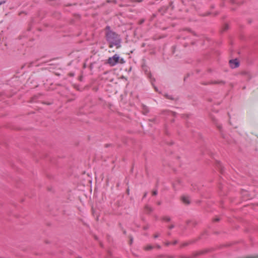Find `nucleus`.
<instances>
[{
	"label": "nucleus",
	"mask_w": 258,
	"mask_h": 258,
	"mask_svg": "<svg viewBox=\"0 0 258 258\" xmlns=\"http://www.w3.org/2000/svg\"><path fill=\"white\" fill-rule=\"evenodd\" d=\"M105 38L109 48L115 46L116 48H119L121 47V38L115 32L105 33Z\"/></svg>",
	"instance_id": "nucleus-1"
},
{
	"label": "nucleus",
	"mask_w": 258,
	"mask_h": 258,
	"mask_svg": "<svg viewBox=\"0 0 258 258\" xmlns=\"http://www.w3.org/2000/svg\"><path fill=\"white\" fill-rule=\"evenodd\" d=\"M119 61V56L115 54L113 56L108 58L107 63L110 66L113 67L115 66Z\"/></svg>",
	"instance_id": "nucleus-2"
},
{
	"label": "nucleus",
	"mask_w": 258,
	"mask_h": 258,
	"mask_svg": "<svg viewBox=\"0 0 258 258\" xmlns=\"http://www.w3.org/2000/svg\"><path fill=\"white\" fill-rule=\"evenodd\" d=\"M229 63L232 69H235L239 66V62L237 58L230 60Z\"/></svg>",
	"instance_id": "nucleus-3"
},
{
	"label": "nucleus",
	"mask_w": 258,
	"mask_h": 258,
	"mask_svg": "<svg viewBox=\"0 0 258 258\" xmlns=\"http://www.w3.org/2000/svg\"><path fill=\"white\" fill-rule=\"evenodd\" d=\"M225 84V82L224 81H210L206 83H204V85H211V84H220V85H224Z\"/></svg>",
	"instance_id": "nucleus-4"
},
{
	"label": "nucleus",
	"mask_w": 258,
	"mask_h": 258,
	"mask_svg": "<svg viewBox=\"0 0 258 258\" xmlns=\"http://www.w3.org/2000/svg\"><path fill=\"white\" fill-rule=\"evenodd\" d=\"M217 167L219 170L220 173L221 174H223L224 170V167H223L221 163H220V162H218L217 164Z\"/></svg>",
	"instance_id": "nucleus-5"
},
{
	"label": "nucleus",
	"mask_w": 258,
	"mask_h": 258,
	"mask_svg": "<svg viewBox=\"0 0 258 258\" xmlns=\"http://www.w3.org/2000/svg\"><path fill=\"white\" fill-rule=\"evenodd\" d=\"M143 113L144 114H147L150 111L149 108L145 105H142Z\"/></svg>",
	"instance_id": "nucleus-6"
},
{
	"label": "nucleus",
	"mask_w": 258,
	"mask_h": 258,
	"mask_svg": "<svg viewBox=\"0 0 258 258\" xmlns=\"http://www.w3.org/2000/svg\"><path fill=\"white\" fill-rule=\"evenodd\" d=\"M182 201L185 204H189L190 201L188 197L186 196H182L181 198Z\"/></svg>",
	"instance_id": "nucleus-7"
},
{
	"label": "nucleus",
	"mask_w": 258,
	"mask_h": 258,
	"mask_svg": "<svg viewBox=\"0 0 258 258\" xmlns=\"http://www.w3.org/2000/svg\"><path fill=\"white\" fill-rule=\"evenodd\" d=\"M214 123H215L217 127L219 129V130L220 131L221 134V136L223 138H225V137L224 136V135H223L222 133V126L218 123L216 121H215L214 120Z\"/></svg>",
	"instance_id": "nucleus-8"
},
{
	"label": "nucleus",
	"mask_w": 258,
	"mask_h": 258,
	"mask_svg": "<svg viewBox=\"0 0 258 258\" xmlns=\"http://www.w3.org/2000/svg\"><path fill=\"white\" fill-rule=\"evenodd\" d=\"M168 8L167 7H163L159 9V12L162 14L164 13L167 11Z\"/></svg>",
	"instance_id": "nucleus-9"
},
{
	"label": "nucleus",
	"mask_w": 258,
	"mask_h": 258,
	"mask_svg": "<svg viewBox=\"0 0 258 258\" xmlns=\"http://www.w3.org/2000/svg\"><path fill=\"white\" fill-rule=\"evenodd\" d=\"M145 210L147 212H149V213H151L153 211V209L152 208H151V207H150L148 205H146L145 207Z\"/></svg>",
	"instance_id": "nucleus-10"
},
{
	"label": "nucleus",
	"mask_w": 258,
	"mask_h": 258,
	"mask_svg": "<svg viewBox=\"0 0 258 258\" xmlns=\"http://www.w3.org/2000/svg\"><path fill=\"white\" fill-rule=\"evenodd\" d=\"M208 250H204V251H200L195 254H194L193 257H196L197 255H200V254H204L206 252H207Z\"/></svg>",
	"instance_id": "nucleus-11"
},
{
	"label": "nucleus",
	"mask_w": 258,
	"mask_h": 258,
	"mask_svg": "<svg viewBox=\"0 0 258 258\" xmlns=\"http://www.w3.org/2000/svg\"><path fill=\"white\" fill-rule=\"evenodd\" d=\"M153 248V246H152L151 245H148L145 247V249L146 250H150L152 249Z\"/></svg>",
	"instance_id": "nucleus-12"
},
{
	"label": "nucleus",
	"mask_w": 258,
	"mask_h": 258,
	"mask_svg": "<svg viewBox=\"0 0 258 258\" xmlns=\"http://www.w3.org/2000/svg\"><path fill=\"white\" fill-rule=\"evenodd\" d=\"M105 30H106L105 33H109L110 31H113L112 30H111V28L109 26H107L105 27Z\"/></svg>",
	"instance_id": "nucleus-13"
},
{
	"label": "nucleus",
	"mask_w": 258,
	"mask_h": 258,
	"mask_svg": "<svg viewBox=\"0 0 258 258\" xmlns=\"http://www.w3.org/2000/svg\"><path fill=\"white\" fill-rule=\"evenodd\" d=\"M165 96L167 99H170V100H174L173 97L171 95H170L168 94H165Z\"/></svg>",
	"instance_id": "nucleus-14"
},
{
	"label": "nucleus",
	"mask_w": 258,
	"mask_h": 258,
	"mask_svg": "<svg viewBox=\"0 0 258 258\" xmlns=\"http://www.w3.org/2000/svg\"><path fill=\"white\" fill-rule=\"evenodd\" d=\"M163 220L169 222L170 221V218L169 217H164L163 218Z\"/></svg>",
	"instance_id": "nucleus-15"
},
{
	"label": "nucleus",
	"mask_w": 258,
	"mask_h": 258,
	"mask_svg": "<svg viewBox=\"0 0 258 258\" xmlns=\"http://www.w3.org/2000/svg\"><path fill=\"white\" fill-rule=\"evenodd\" d=\"M107 3H113L114 4H116L117 1L116 0H107Z\"/></svg>",
	"instance_id": "nucleus-16"
},
{
	"label": "nucleus",
	"mask_w": 258,
	"mask_h": 258,
	"mask_svg": "<svg viewBox=\"0 0 258 258\" xmlns=\"http://www.w3.org/2000/svg\"><path fill=\"white\" fill-rule=\"evenodd\" d=\"M124 62H125V60H124V59H123V58H120L119 57V61L118 63H121V64H123V63H124Z\"/></svg>",
	"instance_id": "nucleus-17"
},
{
	"label": "nucleus",
	"mask_w": 258,
	"mask_h": 258,
	"mask_svg": "<svg viewBox=\"0 0 258 258\" xmlns=\"http://www.w3.org/2000/svg\"><path fill=\"white\" fill-rule=\"evenodd\" d=\"M130 244L131 245L133 242V237L132 236H130Z\"/></svg>",
	"instance_id": "nucleus-18"
},
{
	"label": "nucleus",
	"mask_w": 258,
	"mask_h": 258,
	"mask_svg": "<svg viewBox=\"0 0 258 258\" xmlns=\"http://www.w3.org/2000/svg\"><path fill=\"white\" fill-rule=\"evenodd\" d=\"M157 193H158V191H157V190L156 189V190H154L153 191L152 195L153 196H156L157 195Z\"/></svg>",
	"instance_id": "nucleus-19"
},
{
	"label": "nucleus",
	"mask_w": 258,
	"mask_h": 258,
	"mask_svg": "<svg viewBox=\"0 0 258 258\" xmlns=\"http://www.w3.org/2000/svg\"><path fill=\"white\" fill-rule=\"evenodd\" d=\"M245 258H258V255L252 256H246Z\"/></svg>",
	"instance_id": "nucleus-20"
},
{
	"label": "nucleus",
	"mask_w": 258,
	"mask_h": 258,
	"mask_svg": "<svg viewBox=\"0 0 258 258\" xmlns=\"http://www.w3.org/2000/svg\"><path fill=\"white\" fill-rule=\"evenodd\" d=\"M228 28H229V26H228V25L227 24H226V25H225V26H224V31H226V30H227V29H228Z\"/></svg>",
	"instance_id": "nucleus-21"
},
{
	"label": "nucleus",
	"mask_w": 258,
	"mask_h": 258,
	"mask_svg": "<svg viewBox=\"0 0 258 258\" xmlns=\"http://www.w3.org/2000/svg\"><path fill=\"white\" fill-rule=\"evenodd\" d=\"M143 0H132V2H138V3H141L143 2Z\"/></svg>",
	"instance_id": "nucleus-22"
},
{
	"label": "nucleus",
	"mask_w": 258,
	"mask_h": 258,
	"mask_svg": "<svg viewBox=\"0 0 258 258\" xmlns=\"http://www.w3.org/2000/svg\"><path fill=\"white\" fill-rule=\"evenodd\" d=\"M189 244V243H188V242H185L184 243L182 244V246H186L187 245H188V244Z\"/></svg>",
	"instance_id": "nucleus-23"
},
{
	"label": "nucleus",
	"mask_w": 258,
	"mask_h": 258,
	"mask_svg": "<svg viewBox=\"0 0 258 258\" xmlns=\"http://www.w3.org/2000/svg\"><path fill=\"white\" fill-rule=\"evenodd\" d=\"M149 228V225H146L143 227L144 230H147Z\"/></svg>",
	"instance_id": "nucleus-24"
},
{
	"label": "nucleus",
	"mask_w": 258,
	"mask_h": 258,
	"mask_svg": "<svg viewBox=\"0 0 258 258\" xmlns=\"http://www.w3.org/2000/svg\"><path fill=\"white\" fill-rule=\"evenodd\" d=\"M159 235H159V234L157 233V234H155V235H154V237L155 238H158V237L159 236Z\"/></svg>",
	"instance_id": "nucleus-25"
},
{
	"label": "nucleus",
	"mask_w": 258,
	"mask_h": 258,
	"mask_svg": "<svg viewBox=\"0 0 258 258\" xmlns=\"http://www.w3.org/2000/svg\"><path fill=\"white\" fill-rule=\"evenodd\" d=\"M174 227V225H170L168 228L169 229H172V228H173Z\"/></svg>",
	"instance_id": "nucleus-26"
},
{
	"label": "nucleus",
	"mask_w": 258,
	"mask_h": 258,
	"mask_svg": "<svg viewBox=\"0 0 258 258\" xmlns=\"http://www.w3.org/2000/svg\"><path fill=\"white\" fill-rule=\"evenodd\" d=\"M171 243L170 242L168 241V242H166L165 243V244L166 246H169L170 244H171Z\"/></svg>",
	"instance_id": "nucleus-27"
},
{
	"label": "nucleus",
	"mask_w": 258,
	"mask_h": 258,
	"mask_svg": "<svg viewBox=\"0 0 258 258\" xmlns=\"http://www.w3.org/2000/svg\"><path fill=\"white\" fill-rule=\"evenodd\" d=\"M5 3H6V1H4H4H1L0 2V6L2 5V4H5Z\"/></svg>",
	"instance_id": "nucleus-28"
},
{
	"label": "nucleus",
	"mask_w": 258,
	"mask_h": 258,
	"mask_svg": "<svg viewBox=\"0 0 258 258\" xmlns=\"http://www.w3.org/2000/svg\"><path fill=\"white\" fill-rule=\"evenodd\" d=\"M178 243V241L177 240H174L173 242H172V244L173 245H175L176 244H177Z\"/></svg>",
	"instance_id": "nucleus-29"
},
{
	"label": "nucleus",
	"mask_w": 258,
	"mask_h": 258,
	"mask_svg": "<svg viewBox=\"0 0 258 258\" xmlns=\"http://www.w3.org/2000/svg\"><path fill=\"white\" fill-rule=\"evenodd\" d=\"M220 220L219 218H216L214 219V221L218 222Z\"/></svg>",
	"instance_id": "nucleus-30"
},
{
	"label": "nucleus",
	"mask_w": 258,
	"mask_h": 258,
	"mask_svg": "<svg viewBox=\"0 0 258 258\" xmlns=\"http://www.w3.org/2000/svg\"><path fill=\"white\" fill-rule=\"evenodd\" d=\"M147 192H145V193L144 194V196H143V198H146V196H147Z\"/></svg>",
	"instance_id": "nucleus-31"
},
{
	"label": "nucleus",
	"mask_w": 258,
	"mask_h": 258,
	"mask_svg": "<svg viewBox=\"0 0 258 258\" xmlns=\"http://www.w3.org/2000/svg\"><path fill=\"white\" fill-rule=\"evenodd\" d=\"M157 247L158 248V249H160L161 248V246L160 245H157Z\"/></svg>",
	"instance_id": "nucleus-32"
},
{
	"label": "nucleus",
	"mask_w": 258,
	"mask_h": 258,
	"mask_svg": "<svg viewBox=\"0 0 258 258\" xmlns=\"http://www.w3.org/2000/svg\"><path fill=\"white\" fill-rule=\"evenodd\" d=\"M123 233L124 234H126V231L124 230L123 231Z\"/></svg>",
	"instance_id": "nucleus-33"
},
{
	"label": "nucleus",
	"mask_w": 258,
	"mask_h": 258,
	"mask_svg": "<svg viewBox=\"0 0 258 258\" xmlns=\"http://www.w3.org/2000/svg\"><path fill=\"white\" fill-rule=\"evenodd\" d=\"M157 204H158V205H160L161 204V202H158L157 203Z\"/></svg>",
	"instance_id": "nucleus-34"
},
{
	"label": "nucleus",
	"mask_w": 258,
	"mask_h": 258,
	"mask_svg": "<svg viewBox=\"0 0 258 258\" xmlns=\"http://www.w3.org/2000/svg\"><path fill=\"white\" fill-rule=\"evenodd\" d=\"M144 22V20H142V21H141L140 23H141V24H142V23H143Z\"/></svg>",
	"instance_id": "nucleus-35"
},
{
	"label": "nucleus",
	"mask_w": 258,
	"mask_h": 258,
	"mask_svg": "<svg viewBox=\"0 0 258 258\" xmlns=\"http://www.w3.org/2000/svg\"><path fill=\"white\" fill-rule=\"evenodd\" d=\"M168 112L169 111H162V113H164V112Z\"/></svg>",
	"instance_id": "nucleus-36"
},
{
	"label": "nucleus",
	"mask_w": 258,
	"mask_h": 258,
	"mask_svg": "<svg viewBox=\"0 0 258 258\" xmlns=\"http://www.w3.org/2000/svg\"><path fill=\"white\" fill-rule=\"evenodd\" d=\"M183 258H191V257L183 256Z\"/></svg>",
	"instance_id": "nucleus-37"
},
{
	"label": "nucleus",
	"mask_w": 258,
	"mask_h": 258,
	"mask_svg": "<svg viewBox=\"0 0 258 258\" xmlns=\"http://www.w3.org/2000/svg\"><path fill=\"white\" fill-rule=\"evenodd\" d=\"M154 88H155V90H156V91H158L157 88L156 87H154Z\"/></svg>",
	"instance_id": "nucleus-38"
},
{
	"label": "nucleus",
	"mask_w": 258,
	"mask_h": 258,
	"mask_svg": "<svg viewBox=\"0 0 258 258\" xmlns=\"http://www.w3.org/2000/svg\"><path fill=\"white\" fill-rule=\"evenodd\" d=\"M109 146V145L106 144V145H105V147H108Z\"/></svg>",
	"instance_id": "nucleus-39"
},
{
	"label": "nucleus",
	"mask_w": 258,
	"mask_h": 258,
	"mask_svg": "<svg viewBox=\"0 0 258 258\" xmlns=\"http://www.w3.org/2000/svg\"><path fill=\"white\" fill-rule=\"evenodd\" d=\"M168 235H171L170 232H168Z\"/></svg>",
	"instance_id": "nucleus-40"
},
{
	"label": "nucleus",
	"mask_w": 258,
	"mask_h": 258,
	"mask_svg": "<svg viewBox=\"0 0 258 258\" xmlns=\"http://www.w3.org/2000/svg\"><path fill=\"white\" fill-rule=\"evenodd\" d=\"M211 7H212V8H213H213H214V6H212Z\"/></svg>",
	"instance_id": "nucleus-41"
},
{
	"label": "nucleus",
	"mask_w": 258,
	"mask_h": 258,
	"mask_svg": "<svg viewBox=\"0 0 258 258\" xmlns=\"http://www.w3.org/2000/svg\"><path fill=\"white\" fill-rule=\"evenodd\" d=\"M173 256H169V258H173Z\"/></svg>",
	"instance_id": "nucleus-42"
},
{
	"label": "nucleus",
	"mask_w": 258,
	"mask_h": 258,
	"mask_svg": "<svg viewBox=\"0 0 258 258\" xmlns=\"http://www.w3.org/2000/svg\"><path fill=\"white\" fill-rule=\"evenodd\" d=\"M127 192H129V190L128 189L127 191Z\"/></svg>",
	"instance_id": "nucleus-43"
},
{
	"label": "nucleus",
	"mask_w": 258,
	"mask_h": 258,
	"mask_svg": "<svg viewBox=\"0 0 258 258\" xmlns=\"http://www.w3.org/2000/svg\"><path fill=\"white\" fill-rule=\"evenodd\" d=\"M78 258H81V257H78Z\"/></svg>",
	"instance_id": "nucleus-44"
}]
</instances>
